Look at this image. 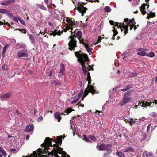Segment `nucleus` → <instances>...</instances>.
Wrapping results in <instances>:
<instances>
[{"label": "nucleus", "instance_id": "nucleus-59", "mask_svg": "<svg viewBox=\"0 0 157 157\" xmlns=\"http://www.w3.org/2000/svg\"><path fill=\"white\" fill-rule=\"evenodd\" d=\"M36 112H37L36 110V109H35L34 111V113L35 115H36Z\"/></svg>", "mask_w": 157, "mask_h": 157}, {"label": "nucleus", "instance_id": "nucleus-61", "mask_svg": "<svg viewBox=\"0 0 157 157\" xmlns=\"http://www.w3.org/2000/svg\"><path fill=\"white\" fill-rule=\"evenodd\" d=\"M80 106H82V107H84V105L82 104H80Z\"/></svg>", "mask_w": 157, "mask_h": 157}, {"label": "nucleus", "instance_id": "nucleus-50", "mask_svg": "<svg viewBox=\"0 0 157 157\" xmlns=\"http://www.w3.org/2000/svg\"><path fill=\"white\" fill-rule=\"evenodd\" d=\"M132 28L134 27V30H135L136 28H137V26L136 25H133L132 26Z\"/></svg>", "mask_w": 157, "mask_h": 157}, {"label": "nucleus", "instance_id": "nucleus-13", "mask_svg": "<svg viewBox=\"0 0 157 157\" xmlns=\"http://www.w3.org/2000/svg\"><path fill=\"white\" fill-rule=\"evenodd\" d=\"M65 71V67L63 64L60 65V71L59 74V77H62L64 75V72Z\"/></svg>", "mask_w": 157, "mask_h": 157}, {"label": "nucleus", "instance_id": "nucleus-16", "mask_svg": "<svg viewBox=\"0 0 157 157\" xmlns=\"http://www.w3.org/2000/svg\"><path fill=\"white\" fill-rule=\"evenodd\" d=\"M14 0H7L1 3V4L2 5H6L9 4L14 3Z\"/></svg>", "mask_w": 157, "mask_h": 157}, {"label": "nucleus", "instance_id": "nucleus-27", "mask_svg": "<svg viewBox=\"0 0 157 157\" xmlns=\"http://www.w3.org/2000/svg\"><path fill=\"white\" fill-rule=\"evenodd\" d=\"M146 55L150 57H153L155 56V53L154 52H151L148 53H147Z\"/></svg>", "mask_w": 157, "mask_h": 157}, {"label": "nucleus", "instance_id": "nucleus-32", "mask_svg": "<svg viewBox=\"0 0 157 157\" xmlns=\"http://www.w3.org/2000/svg\"><path fill=\"white\" fill-rule=\"evenodd\" d=\"M29 37L30 38V39L31 40V41H32V42L34 43L35 42V40L34 38V37L33 36L31 35L30 34L29 35Z\"/></svg>", "mask_w": 157, "mask_h": 157}, {"label": "nucleus", "instance_id": "nucleus-35", "mask_svg": "<svg viewBox=\"0 0 157 157\" xmlns=\"http://www.w3.org/2000/svg\"><path fill=\"white\" fill-rule=\"evenodd\" d=\"M73 110L71 109L70 108H68L67 109L66 111H65V113H67V114L70 113L71 111H73Z\"/></svg>", "mask_w": 157, "mask_h": 157}, {"label": "nucleus", "instance_id": "nucleus-45", "mask_svg": "<svg viewBox=\"0 0 157 157\" xmlns=\"http://www.w3.org/2000/svg\"><path fill=\"white\" fill-rule=\"evenodd\" d=\"M6 12V10L4 9H0V13H4Z\"/></svg>", "mask_w": 157, "mask_h": 157}, {"label": "nucleus", "instance_id": "nucleus-39", "mask_svg": "<svg viewBox=\"0 0 157 157\" xmlns=\"http://www.w3.org/2000/svg\"><path fill=\"white\" fill-rule=\"evenodd\" d=\"M83 138L84 140L86 142H89L90 141L89 138L86 135L83 136Z\"/></svg>", "mask_w": 157, "mask_h": 157}, {"label": "nucleus", "instance_id": "nucleus-47", "mask_svg": "<svg viewBox=\"0 0 157 157\" xmlns=\"http://www.w3.org/2000/svg\"><path fill=\"white\" fill-rule=\"evenodd\" d=\"M101 36H99L98 39L97 43H98L100 42L101 40Z\"/></svg>", "mask_w": 157, "mask_h": 157}, {"label": "nucleus", "instance_id": "nucleus-38", "mask_svg": "<svg viewBox=\"0 0 157 157\" xmlns=\"http://www.w3.org/2000/svg\"><path fill=\"white\" fill-rule=\"evenodd\" d=\"M78 100V98H77L76 97H75L74 98V100L71 102V103L73 104L76 102Z\"/></svg>", "mask_w": 157, "mask_h": 157}, {"label": "nucleus", "instance_id": "nucleus-15", "mask_svg": "<svg viewBox=\"0 0 157 157\" xmlns=\"http://www.w3.org/2000/svg\"><path fill=\"white\" fill-rule=\"evenodd\" d=\"M63 114L61 113L60 114L59 113V112H56L54 114V117L55 118L57 119L58 120V121L59 122L61 120V118L60 117L61 115H62Z\"/></svg>", "mask_w": 157, "mask_h": 157}, {"label": "nucleus", "instance_id": "nucleus-2", "mask_svg": "<svg viewBox=\"0 0 157 157\" xmlns=\"http://www.w3.org/2000/svg\"><path fill=\"white\" fill-rule=\"evenodd\" d=\"M75 56L78 58L79 62L82 66V68L84 73L86 74L87 72V70L86 67L84 65V63L89 60L87 55L85 54H80L78 52H75Z\"/></svg>", "mask_w": 157, "mask_h": 157}, {"label": "nucleus", "instance_id": "nucleus-24", "mask_svg": "<svg viewBox=\"0 0 157 157\" xmlns=\"http://www.w3.org/2000/svg\"><path fill=\"white\" fill-rule=\"evenodd\" d=\"M116 154L117 155L120 157H125L124 154L121 152L117 151L116 152Z\"/></svg>", "mask_w": 157, "mask_h": 157}, {"label": "nucleus", "instance_id": "nucleus-40", "mask_svg": "<svg viewBox=\"0 0 157 157\" xmlns=\"http://www.w3.org/2000/svg\"><path fill=\"white\" fill-rule=\"evenodd\" d=\"M130 120V124L131 126L132 125L135 123V121L134 120H133L131 119H129Z\"/></svg>", "mask_w": 157, "mask_h": 157}, {"label": "nucleus", "instance_id": "nucleus-51", "mask_svg": "<svg viewBox=\"0 0 157 157\" xmlns=\"http://www.w3.org/2000/svg\"><path fill=\"white\" fill-rule=\"evenodd\" d=\"M150 124H149L148 126H147V132H148L149 129V128H150Z\"/></svg>", "mask_w": 157, "mask_h": 157}, {"label": "nucleus", "instance_id": "nucleus-10", "mask_svg": "<svg viewBox=\"0 0 157 157\" xmlns=\"http://www.w3.org/2000/svg\"><path fill=\"white\" fill-rule=\"evenodd\" d=\"M42 150L39 148L36 151H34L32 154L30 155V156H26L25 157H38L40 156Z\"/></svg>", "mask_w": 157, "mask_h": 157}, {"label": "nucleus", "instance_id": "nucleus-29", "mask_svg": "<svg viewBox=\"0 0 157 157\" xmlns=\"http://www.w3.org/2000/svg\"><path fill=\"white\" fill-rule=\"evenodd\" d=\"M155 16V13H148V16H147V18H149L151 17H153Z\"/></svg>", "mask_w": 157, "mask_h": 157}, {"label": "nucleus", "instance_id": "nucleus-41", "mask_svg": "<svg viewBox=\"0 0 157 157\" xmlns=\"http://www.w3.org/2000/svg\"><path fill=\"white\" fill-rule=\"evenodd\" d=\"M19 21L21 22V23L23 25H25V21L21 19V18H19Z\"/></svg>", "mask_w": 157, "mask_h": 157}, {"label": "nucleus", "instance_id": "nucleus-21", "mask_svg": "<svg viewBox=\"0 0 157 157\" xmlns=\"http://www.w3.org/2000/svg\"><path fill=\"white\" fill-rule=\"evenodd\" d=\"M135 151V149L132 147H128L125 149L124 151L125 152H134Z\"/></svg>", "mask_w": 157, "mask_h": 157}, {"label": "nucleus", "instance_id": "nucleus-17", "mask_svg": "<svg viewBox=\"0 0 157 157\" xmlns=\"http://www.w3.org/2000/svg\"><path fill=\"white\" fill-rule=\"evenodd\" d=\"M33 128L34 127L33 125L31 126L28 125L26 127L25 131L26 132H31L33 130Z\"/></svg>", "mask_w": 157, "mask_h": 157}, {"label": "nucleus", "instance_id": "nucleus-26", "mask_svg": "<svg viewBox=\"0 0 157 157\" xmlns=\"http://www.w3.org/2000/svg\"><path fill=\"white\" fill-rule=\"evenodd\" d=\"M104 10L107 12H109L111 11V9L109 6H107L104 8Z\"/></svg>", "mask_w": 157, "mask_h": 157}, {"label": "nucleus", "instance_id": "nucleus-31", "mask_svg": "<svg viewBox=\"0 0 157 157\" xmlns=\"http://www.w3.org/2000/svg\"><path fill=\"white\" fill-rule=\"evenodd\" d=\"M76 36L78 37H80L82 35V33L80 31H78L76 33Z\"/></svg>", "mask_w": 157, "mask_h": 157}, {"label": "nucleus", "instance_id": "nucleus-63", "mask_svg": "<svg viewBox=\"0 0 157 157\" xmlns=\"http://www.w3.org/2000/svg\"><path fill=\"white\" fill-rule=\"evenodd\" d=\"M138 13V11H135V12H133L134 13Z\"/></svg>", "mask_w": 157, "mask_h": 157}, {"label": "nucleus", "instance_id": "nucleus-58", "mask_svg": "<svg viewBox=\"0 0 157 157\" xmlns=\"http://www.w3.org/2000/svg\"><path fill=\"white\" fill-rule=\"evenodd\" d=\"M43 118V117H39V119L40 120H42Z\"/></svg>", "mask_w": 157, "mask_h": 157}, {"label": "nucleus", "instance_id": "nucleus-30", "mask_svg": "<svg viewBox=\"0 0 157 157\" xmlns=\"http://www.w3.org/2000/svg\"><path fill=\"white\" fill-rule=\"evenodd\" d=\"M87 75H88V77L87 78V80L88 81V84L89 85V84H91V82H90L91 78H90V74L89 72H88V73Z\"/></svg>", "mask_w": 157, "mask_h": 157}, {"label": "nucleus", "instance_id": "nucleus-22", "mask_svg": "<svg viewBox=\"0 0 157 157\" xmlns=\"http://www.w3.org/2000/svg\"><path fill=\"white\" fill-rule=\"evenodd\" d=\"M144 155L146 157H152L153 154L151 152H149L147 151H145L143 153Z\"/></svg>", "mask_w": 157, "mask_h": 157}, {"label": "nucleus", "instance_id": "nucleus-49", "mask_svg": "<svg viewBox=\"0 0 157 157\" xmlns=\"http://www.w3.org/2000/svg\"><path fill=\"white\" fill-rule=\"evenodd\" d=\"M10 151L11 152H14L16 151V150L15 149H10Z\"/></svg>", "mask_w": 157, "mask_h": 157}, {"label": "nucleus", "instance_id": "nucleus-64", "mask_svg": "<svg viewBox=\"0 0 157 157\" xmlns=\"http://www.w3.org/2000/svg\"><path fill=\"white\" fill-rule=\"evenodd\" d=\"M155 82H157V76L156 77V79L155 80Z\"/></svg>", "mask_w": 157, "mask_h": 157}, {"label": "nucleus", "instance_id": "nucleus-53", "mask_svg": "<svg viewBox=\"0 0 157 157\" xmlns=\"http://www.w3.org/2000/svg\"><path fill=\"white\" fill-rule=\"evenodd\" d=\"M29 135H27L26 137V140H28L29 138Z\"/></svg>", "mask_w": 157, "mask_h": 157}, {"label": "nucleus", "instance_id": "nucleus-9", "mask_svg": "<svg viewBox=\"0 0 157 157\" xmlns=\"http://www.w3.org/2000/svg\"><path fill=\"white\" fill-rule=\"evenodd\" d=\"M95 90L94 89L93 87L91 85H88V88L86 89L85 90L84 95L81 100H83L84 98L87 95L89 92L92 93H95Z\"/></svg>", "mask_w": 157, "mask_h": 157}, {"label": "nucleus", "instance_id": "nucleus-5", "mask_svg": "<svg viewBox=\"0 0 157 157\" xmlns=\"http://www.w3.org/2000/svg\"><path fill=\"white\" fill-rule=\"evenodd\" d=\"M132 90H130L126 92L124 94V97L122 101L120 102L119 103V105L120 106H123L127 102L132 101V98L131 97L127 98L126 97L129 95L130 93Z\"/></svg>", "mask_w": 157, "mask_h": 157}, {"label": "nucleus", "instance_id": "nucleus-7", "mask_svg": "<svg viewBox=\"0 0 157 157\" xmlns=\"http://www.w3.org/2000/svg\"><path fill=\"white\" fill-rule=\"evenodd\" d=\"M112 146L111 144H107L106 145L104 144H102L98 147V149L100 150H103L105 149L109 153H111L112 151L111 148Z\"/></svg>", "mask_w": 157, "mask_h": 157}, {"label": "nucleus", "instance_id": "nucleus-37", "mask_svg": "<svg viewBox=\"0 0 157 157\" xmlns=\"http://www.w3.org/2000/svg\"><path fill=\"white\" fill-rule=\"evenodd\" d=\"M88 137L90 139L94 140H96L95 136L94 135H89Z\"/></svg>", "mask_w": 157, "mask_h": 157}, {"label": "nucleus", "instance_id": "nucleus-57", "mask_svg": "<svg viewBox=\"0 0 157 157\" xmlns=\"http://www.w3.org/2000/svg\"><path fill=\"white\" fill-rule=\"evenodd\" d=\"M88 67H89V68H88V69H89V70H92V67L90 66H89ZM88 69V68H87Z\"/></svg>", "mask_w": 157, "mask_h": 157}, {"label": "nucleus", "instance_id": "nucleus-56", "mask_svg": "<svg viewBox=\"0 0 157 157\" xmlns=\"http://www.w3.org/2000/svg\"><path fill=\"white\" fill-rule=\"evenodd\" d=\"M125 121L126 122H129L130 123V120L129 119H125Z\"/></svg>", "mask_w": 157, "mask_h": 157}, {"label": "nucleus", "instance_id": "nucleus-20", "mask_svg": "<svg viewBox=\"0 0 157 157\" xmlns=\"http://www.w3.org/2000/svg\"><path fill=\"white\" fill-rule=\"evenodd\" d=\"M36 6L40 8V9L44 10H47V8H46L44 6L40 4H36Z\"/></svg>", "mask_w": 157, "mask_h": 157}, {"label": "nucleus", "instance_id": "nucleus-55", "mask_svg": "<svg viewBox=\"0 0 157 157\" xmlns=\"http://www.w3.org/2000/svg\"><path fill=\"white\" fill-rule=\"evenodd\" d=\"M48 0H44V2L46 5H47L48 3Z\"/></svg>", "mask_w": 157, "mask_h": 157}, {"label": "nucleus", "instance_id": "nucleus-11", "mask_svg": "<svg viewBox=\"0 0 157 157\" xmlns=\"http://www.w3.org/2000/svg\"><path fill=\"white\" fill-rule=\"evenodd\" d=\"M139 52L137 53V54L140 56H144L147 55L146 52L148 51L147 49H144L142 48H139L137 49Z\"/></svg>", "mask_w": 157, "mask_h": 157}, {"label": "nucleus", "instance_id": "nucleus-43", "mask_svg": "<svg viewBox=\"0 0 157 157\" xmlns=\"http://www.w3.org/2000/svg\"><path fill=\"white\" fill-rule=\"evenodd\" d=\"M83 94V92H80L78 94V97H77L79 99L80 97H81Z\"/></svg>", "mask_w": 157, "mask_h": 157}, {"label": "nucleus", "instance_id": "nucleus-18", "mask_svg": "<svg viewBox=\"0 0 157 157\" xmlns=\"http://www.w3.org/2000/svg\"><path fill=\"white\" fill-rule=\"evenodd\" d=\"M147 6V4H143L140 7L141 11L142 13L144 15L146 13V11L145 10V7Z\"/></svg>", "mask_w": 157, "mask_h": 157}, {"label": "nucleus", "instance_id": "nucleus-1", "mask_svg": "<svg viewBox=\"0 0 157 157\" xmlns=\"http://www.w3.org/2000/svg\"><path fill=\"white\" fill-rule=\"evenodd\" d=\"M128 18L125 19L124 21L127 22V24L125 25L124 23H118L114 22L113 21H110V23L111 25H115L117 26L118 27H120L122 26L123 28L125 29L124 31L125 34L127 33V31L128 29V27L130 26V30H132V26L134 24L133 21L131 20H129L128 21Z\"/></svg>", "mask_w": 157, "mask_h": 157}, {"label": "nucleus", "instance_id": "nucleus-3", "mask_svg": "<svg viewBox=\"0 0 157 157\" xmlns=\"http://www.w3.org/2000/svg\"><path fill=\"white\" fill-rule=\"evenodd\" d=\"M72 2L75 7H77V10L82 14V16H83V14L86 12L87 8L84 7L82 4L80 2H77L76 1Z\"/></svg>", "mask_w": 157, "mask_h": 157}, {"label": "nucleus", "instance_id": "nucleus-23", "mask_svg": "<svg viewBox=\"0 0 157 157\" xmlns=\"http://www.w3.org/2000/svg\"><path fill=\"white\" fill-rule=\"evenodd\" d=\"M0 152L5 157H6L7 155L6 152L5 151L3 148L0 147Z\"/></svg>", "mask_w": 157, "mask_h": 157}, {"label": "nucleus", "instance_id": "nucleus-25", "mask_svg": "<svg viewBox=\"0 0 157 157\" xmlns=\"http://www.w3.org/2000/svg\"><path fill=\"white\" fill-rule=\"evenodd\" d=\"M8 45H5L4 46L2 50V56H5V53L6 52V50L8 48Z\"/></svg>", "mask_w": 157, "mask_h": 157}, {"label": "nucleus", "instance_id": "nucleus-34", "mask_svg": "<svg viewBox=\"0 0 157 157\" xmlns=\"http://www.w3.org/2000/svg\"><path fill=\"white\" fill-rule=\"evenodd\" d=\"M2 69L5 70H7L8 69L7 65V64H4L2 67Z\"/></svg>", "mask_w": 157, "mask_h": 157}, {"label": "nucleus", "instance_id": "nucleus-14", "mask_svg": "<svg viewBox=\"0 0 157 157\" xmlns=\"http://www.w3.org/2000/svg\"><path fill=\"white\" fill-rule=\"evenodd\" d=\"M27 56L26 51H21L19 52L18 54V57H26Z\"/></svg>", "mask_w": 157, "mask_h": 157}, {"label": "nucleus", "instance_id": "nucleus-28", "mask_svg": "<svg viewBox=\"0 0 157 157\" xmlns=\"http://www.w3.org/2000/svg\"><path fill=\"white\" fill-rule=\"evenodd\" d=\"M11 94L10 93H7L5 94L3 96V98H7L10 97Z\"/></svg>", "mask_w": 157, "mask_h": 157}, {"label": "nucleus", "instance_id": "nucleus-8", "mask_svg": "<svg viewBox=\"0 0 157 157\" xmlns=\"http://www.w3.org/2000/svg\"><path fill=\"white\" fill-rule=\"evenodd\" d=\"M79 41L80 44H82L84 46L86 49L89 53L92 52V49L89 47H91V45H89L90 43L88 41L84 42L83 39H79Z\"/></svg>", "mask_w": 157, "mask_h": 157}, {"label": "nucleus", "instance_id": "nucleus-46", "mask_svg": "<svg viewBox=\"0 0 157 157\" xmlns=\"http://www.w3.org/2000/svg\"><path fill=\"white\" fill-rule=\"evenodd\" d=\"M20 18L17 17H14L13 18V20L16 22H18L19 19Z\"/></svg>", "mask_w": 157, "mask_h": 157}, {"label": "nucleus", "instance_id": "nucleus-44", "mask_svg": "<svg viewBox=\"0 0 157 157\" xmlns=\"http://www.w3.org/2000/svg\"><path fill=\"white\" fill-rule=\"evenodd\" d=\"M62 137L61 136H58V137L57 141L59 142H61L62 141Z\"/></svg>", "mask_w": 157, "mask_h": 157}, {"label": "nucleus", "instance_id": "nucleus-6", "mask_svg": "<svg viewBox=\"0 0 157 157\" xmlns=\"http://www.w3.org/2000/svg\"><path fill=\"white\" fill-rule=\"evenodd\" d=\"M71 34V36H69L70 39H71V40L68 43L69 45V49L71 50H72L73 49H74V48L76 47V41L75 39L73 38V36L75 35V33L74 32L73 33H72V32Z\"/></svg>", "mask_w": 157, "mask_h": 157}, {"label": "nucleus", "instance_id": "nucleus-62", "mask_svg": "<svg viewBox=\"0 0 157 157\" xmlns=\"http://www.w3.org/2000/svg\"><path fill=\"white\" fill-rule=\"evenodd\" d=\"M120 72V71L119 70H118L117 71V73H119Z\"/></svg>", "mask_w": 157, "mask_h": 157}, {"label": "nucleus", "instance_id": "nucleus-12", "mask_svg": "<svg viewBox=\"0 0 157 157\" xmlns=\"http://www.w3.org/2000/svg\"><path fill=\"white\" fill-rule=\"evenodd\" d=\"M153 103V102L151 101L149 102L145 101L143 102L140 101V102L139 101V105H140L142 107L146 108L147 106H150L151 104Z\"/></svg>", "mask_w": 157, "mask_h": 157}, {"label": "nucleus", "instance_id": "nucleus-48", "mask_svg": "<svg viewBox=\"0 0 157 157\" xmlns=\"http://www.w3.org/2000/svg\"><path fill=\"white\" fill-rule=\"evenodd\" d=\"M6 24V25H7L10 26V25L8 23L4 22V23H3V22H2L0 21V25H2V24Z\"/></svg>", "mask_w": 157, "mask_h": 157}, {"label": "nucleus", "instance_id": "nucleus-54", "mask_svg": "<svg viewBox=\"0 0 157 157\" xmlns=\"http://www.w3.org/2000/svg\"><path fill=\"white\" fill-rule=\"evenodd\" d=\"M153 102V103H153V104L155 103V104H157V100H154Z\"/></svg>", "mask_w": 157, "mask_h": 157}, {"label": "nucleus", "instance_id": "nucleus-60", "mask_svg": "<svg viewBox=\"0 0 157 157\" xmlns=\"http://www.w3.org/2000/svg\"><path fill=\"white\" fill-rule=\"evenodd\" d=\"M96 113H101V111H96Z\"/></svg>", "mask_w": 157, "mask_h": 157}, {"label": "nucleus", "instance_id": "nucleus-33", "mask_svg": "<svg viewBox=\"0 0 157 157\" xmlns=\"http://www.w3.org/2000/svg\"><path fill=\"white\" fill-rule=\"evenodd\" d=\"M114 33H113V38H112V39L113 40H114L115 39L114 36H116L118 32L117 31H115V29L112 30Z\"/></svg>", "mask_w": 157, "mask_h": 157}, {"label": "nucleus", "instance_id": "nucleus-52", "mask_svg": "<svg viewBox=\"0 0 157 157\" xmlns=\"http://www.w3.org/2000/svg\"><path fill=\"white\" fill-rule=\"evenodd\" d=\"M121 90L123 92H125V91H127L126 89H125V88H124V89H121Z\"/></svg>", "mask_w": 157, "mask_h": 157}, {"label": "nucleus", "instance_id": "nucleus-36", "mask_svg": "<svg viewBox=\"0 0 157 157\" xmlns=\"http://www.w3.org/2000/svg\"><path fill=\"white\" fill-rule=\"evenodd\" d=\"M132 86L131 85L129 84L127 85L125 88L127 90H128L132 88Z\"/></svg>", "mask_w": 157, "mask_h": 157}, {"label": "nucleus", "instance_id": "nucleus-4", "mask_svg": "<svg viewBox=\"0 0 157 157\" xmlns=\"http://www.w3.org/2000/svg\"><path fill=\"white\" fill-rule=\"evenodd\" d=\"M63 21H65L67 23L66 28L64 29V31L66 32L68 29L73 30V28L75 27L74 21H73L71 19L68 17L64 18Z\"/></svg>", "mask_w": 157, "mask_h": 157}, {"label": "nucleus", "instance_id": "nucleus-19", "mask_svg": "<svg viewBox=\"0 0 157 157\" xmlns=\"http://www.w3.org/2000/svg\"><path fill=\"white\" fill-rule=\"evenodd\" d=\"M51 35H53L54 36L56 35H60L61 34V32L60 31H57V30H55L54 31L52 32L50 34Z\"/></svg>", "mask_w": 157, "mask_h": 157}, {"label": "nucleus", "instance_id": "nucleus-42", "mask_svg": "<svg viewBox=\"0 0 157 157\" xmlns=\"http://www.w3.org/2000/svg\"><path fill=\"white\" fill-rule=\"evenodd\" d=\"M19 30L20 31L23 32V33H24L25 34L26 33V31L24 29L22 30V29H14V30Z\"/></svg>", "mask_w": 157, "mask_h": 157}]
</instances>
